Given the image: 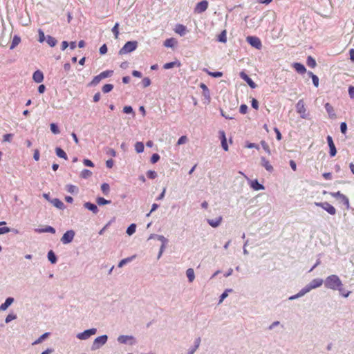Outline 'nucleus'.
Listing matches in <instances>:
<instances>
[{
  "mask_svg": "<svg viewBox=\"0 0 354 354\" xmlns=\"http://www.w3.org/2000/svg\"><path fill=\"white\" fill-rule=\"evenodd\" d=\"M156 239V240L161 241L162 244L168 243V240L162 235L151 234L149 236V239Z\"/></svg>",
  "mask_w": 354,
  "mask_h": 354,
  "instance_id": "obj_27",
  "label": "nucleus"
},
{
  "mask_svg": "<svg viewBox=\"0 0 354 354\" xmlns=\"http://www.w3.org/2000/svg\"><path fill=\"white\" fill-rule=\"evenodd\" d=\"M106 153L108 156L115 157L116 156V151L112 148H107L106 150Z\"/></svg>",
  "mask_w": 354,
  "mask_h": 354,
  "instance_id": "obj_58",
  "label": "nucleus"
},
{
  "mask_svg": "<svg viewBox=\"0 0 354 354\" xmlns=\"http://www.w3.org/2000/svg\"><path fill=\"white\" fill-rule=\"evenodd\" d=\"M145 149L144 144L142 142H137L135 144V150L137 153H140L143 152Z\"/></svg>",
  "mask_w": 354,
  "mask_h": 354,
  "instance_id": "obj_41",
  "label": "nucleus"
},
{
  "mask_svg": "<svg viewBox=\"0 0 354 354\" xmlns=\"http://www.w3.org/2000/svg\"><path fill=\"white\" fill-rule=\"evenodd\" d=\"M113 88V85L111 84H106L105 85L103 86L102 90V92L104 93H109L110 91H111Z\"/></svg>",
  "mask_w": 354,
  "mask_h": 354,
  "instance_id": "obj_50",
  "label": "nucleus"
},
{
  "mask_svg": "<svg viewBox=\"0 0 354 354\" xmlns=\"http://www.w3.org/2000/svg\"><path fill=\"white\" fill-rule=\"evenodd\" d=\"M306 294V292H305V290L303 288H301L297 294L290 296L288 298V299L289 300H295V299H297L298 298L303 297Z\"/></svg>",
  "mask_w": 354,
  "mask_h": 354,
  "instance_id": "obj_37",
  "label": "nucleus"
},
{
  "mask_svg": "<svg viewBox=\"0 0 354 354\" xmlns=\"http://www.w3.org/2000/svg\"><path fill=\"white\" fill-rule=\"evenodd\" d=\"M35 231L37 233L49 232L54 234L55 233V229L51 226H46L44 228H37Z\"/></svg>",
  "mask_w": 354,
  "mask_h": 354,
  "instance_id": "obj_23",
  "label": "nucleus"
},
{
  "mask_svg": "<svg viewBox=\"0 0 354 354\" xmlns=\"http://www.w3.org/2000/svg\"><path fill=\"white\" fill-rule=\"evenodd\" d=\"M308 75H309V77H310L312 78L313 85L315 87H318L319 86V77L311 71H308Z\"/></svg>",
  "mask_w": 354,
  "mask_h": 354,
  "instance_id": "obj_31",
  "label": "nucleus"
},
{
  "mask_svg": "<svg viewBox=\"0 0 354 354\" xmlns=\"http://www.w3.org/2000/svg\"><path fill=\"white\" fill-rule=\"evenodd\" d=\"M50 127V131L54 134H59L60 133L58 126L55 123H51Z\"/></svg>",
  "mask_w": 354,
  "mask_h": 354,
  "instance_id": "obj_53",
  "label": "nucleus"
},
{
  "mask_svg": "<svg viewBox=\"0 0 354 354\" xmlns=\"http://www.w3.org/2000/svg\"><path fill=\"white\" fill-rule=\"evenodd\" d=\"M223 220V217L221 216L214 218V219H207V223L212 226V227H217L220 225Z\"/></svg>",
  "mask_w": 354,
  "mask_h": 354,
  "instance_id": "obj_17",
  "label": "nucleus"
},
{
  "mask_svg": "<svg viewBox=\"0 0 354 354\" xmlns=\"http://www.w3.org/2000/svg\"><path fill=\"white\" fill-rule=\"evenodd\" d=\"M261 164L268 171H269V172L273 171V170H274L273 167L271 165L270 162L265 157L261 158Z\"/></svg>",
  "mask_w": 354,
  "mask_h": 354,
  "instance_id": "obj_18",
  "label": "nucleus"
},
{
  "mask_svg": "<svg viewBox=\"0 0 354 354\" xmlns=\"http://www.w3.org/2000/svg\"><path fill=\"white\" fill-rule=\"evenodd\" d=\"M13 137V134L12 133H7L5 134L3 137V142H10Z\"/></svg>",
  "mask_w": 354,
  "mask_h": 354,
  "instance_id": "obj_59",
  "label": "nucleus"
},
{
  "mask_svg": "<svg viewBox=\"0 0 354 354\" xmlns=\"http://www.w3.org/2000/svg\"><path fill=\"white\" fill-rule=\"evenodd\" d=\"M181 65L180 62L178 60H176L174 62H168L163 65L164 69H170L174 67H180Z\"/></svg>",
  "mask_w": 354,
  "mask_h": 354,
  "instance_id": "obj_26",
  "label": "nucleus"
},
{
  "mask_svg": "<svg viewBox=\"0 0 354 354\" xmlns=\"http://www.w3.org/2000/svg\"><path fill=\"white\" fill-rule=\"evenodd\" d=\"M209 3L207 0H203L196 3L194 8V12L201 14L204 12L208 8Z\"/></svg>",
  "mask_w": 354,
  "mask_h": 354,
  "instance_id": "obj_10",
  "label": "nucleus"
},
{
  "mask_svg": "<svg viewBox=\"0 0 354 354\" xmlns=\"http://www.w3.org/2000/svg\"><path fill=\"white\" fill-rule=\"evenodd\" d=\"M46 40L50 47H54L57 42V39L50 35H47Z\"/></svg>",
  "mask_w": 354,
  "mask_h": 354,
  "instance_id": "obj_34",
  "label": "nucleus"
},
{
  "mask_svg": "<svg viewBox=\"0 0 354 354\" xmlns=\"http://www.w3.org/2000/svg\"><path fill=\"white\" fill-rule=\"evenodd\" d=\"M201 342V337L196 338L194 340V346L189 348L187 354H194L196 351V350L199 348Z\"/></svg>",
  "mask_w": 354,
  "mask_h": 354,
  "instance_id": "obj_16",
  "label": "nucleus"
},
{
  "mask_svg": "<svg viewBox=\"0 0 354 354\" xmlns=\"http://www.w3.org/2000/svg\"><path fill=\"white\" fill-rule=\"evenodd\" d=\"M143 87H147L151 84V80L149 77H145L142 81Z\"/></svg>",
  "mask_w": 354,
  "mask_h": 354,
  "instance_id": "obj_64",
  "label": "nucleus"
},
{
  "mask_svg": "<svg viewBox=\"0 0 354 354\" xmlns=\"http://www.w3.org/2000/svg\"><path fill=\"white\" fill-rule=\"evenodd\" d=\"M118 27H119V24L116 23L111 30L112 32L113 33V35L115 36V38H116V39L118 37V35H119Z\"/></svg>",
  "mask_w": 354,
  "mask_h": 354,
  "instance_id": "obj_54",
  "label": "nucleus"
},
{
  "mask_svg": "<svg viewBox=\"0 0 354 354\" xmlns=\"http://www.w3.org/2000/svg\"><path fill=\"white\" fill-rule=\"evenodd\" d=\"M186 275L189 282H192L195 279L194 271L193 268H188L186 270Z\"/></svg>",
  "mask_w": 354,
  "mask_h": 354,
  "instance_id": "obj_30",
  "label": "nucleus"
},
{
  "mask_svg": "<svg viewBox=\"0 0 354 354\" xmlns=\"http://www.w3.org/2000/svg\"><path fill=\"white\" fill-rule=\"evenodd\" d=\"M123 112L127 114L133 113V109L131 106H125L123 108Z\"/></svg>",
  "mask_w": 354,
  "mask_h": 354,
  "instance_id": "obj_61",
  "label": "nucleus"
},
{
  "mask_svg": "<svg viewBox=\"0 0 354 354\" xmlns=\"http://www.w3.org/2000/svg\"><path fill=\"white\" fill-rule=\"evenodd\" d=\"M136 257L135 255L133 256H131V257H127V258H125V259H122L119 263H118V267L119 268H122V266H124L125 264H127V263H129L131 262L134 258Z\"/></svg>",
  "mask_w": 354,
  "mask_h": 354,
  "instance_id": "obj_35",
  "label": "nucleus"
},
{
  "mask_svg": "<svg viewBox=\"0 0 354 354\" xmlns=\"http://www.w3.org/2000/svg\"><path fill=\"white\" fill-rule=\"evenodd\" d=\"M324 286L333 290H344L343 283L340 278L336 274H331L327 277L324 281Z\"/></svg>",
  "mask_w": 354,
  "mask_h": 354,
  "instance_id": "obj_1",
  "label": "nucleus"
},
{
  "mask_svg": "<svg viewBox=\"0 0 354 354\" xmlns=\"http://www.w3.org/2000/svg\"><path fill=\"white\" fill-rule=\"evenodd\" d=\"M84 207L86 209L91 211L95 214H97L99 212L97 206L95 204L90 203V202L84 203Z\"/></svg>",
  "mask_w": 354,
  "mask_h": 354,
  "instance_id": "obj_19",
  "label": "nucleus"
},
{
  "mask_svg": "<svg viewBox=\"0 0 354 354\" xmlns=\"http://www.w3.org/2000/svg\"><path fill=\"white\" fill-rule=\"evenodd\" d=\"M175 40L173 38L167 39L164 42V46L168 48L174 47L175 44Z\"/></svg>",
  "mask_w": 354,
  "mask_h": 354,
  "instance_id": "obj_44",
  "label": "nucleus"
},
{
  "mask_svg": "<svg viewBox=\"0 0 354 354\" xmlns=\"http://www.w3.org/2000/svg\"><path fill=\"white\" fill-rule=\"evenodd\" d=\"M50 335V333H45L43 335H41L37 339H36L33 343L32 345H36L41 343L45 339H46Z\"/></svg>",
  "mask_w": 354,
  "mask_h": 354,
  "instance_id": "obj_36",
  "label": "nucleus"
},
{
  "mask_svg": "<svg viewBox=\"0 0 354 354\" xmlns=\"http://www.w3.org/2000/svg\"><path fill=\"white\" fill-rule=\"evenodd\" d=\"M157 173L153 170H149L147 172V176L150 179H155L157 177Z\"/></svg>",
  "mask_w": 354,
  "mask_h": 354,
  "instance_id": "obj_55",
  "label": "nucleus"
},
{
  "mask_svg": "<svg viewBox=\"0 0 354 354\" xmlns=\"http://www.w3.org/2000/svg\"><path fill=\"white\" fill-rule=\"evenodd\" d=\"M232 292V289H226L220 296L219 304L222 303L223 301L228 296V293Z\"/></svg>",
  "mask_w": 354,
  "mask_h": 354,
  "instance_id": "obj_46",
  "label": "nucleus"
},
{
  "mask_svg": "<svg viewBox=\"0 0 354 354\" xmlns=\"http://www.w3.org/2000/svg\"><path fill=\"white\" fill-rule=\"evenodd\" d=\"M15 319H17V315H15V314H9L6 317L5 322L6 324H8V323L10 322L11 321H12V320H14Z\"/></svg>",
  "mask_w": 354,
  "mask_h": 354,
  "instance_id": "obj_57",
  "label": "nucleus"
},
{
  "mask_svg": "<svg viewBox=\"0 0 354 354\" xmlns=\"http://www.w3.org/2000/svg\"><path fill=\"white\" fill-rule=\"evenodd\" d=\"M328 147L330 148V156L333 157L337 153V150L333 142V138L330 136H328L326 138Z\"/></svg>",
  "mask_w": 354,
  "mask_h": 354,
  "instance_id": "obj_13",
  "label": "nucleus"
},
{
  "mask_svg": "<svg viewBox=\"0 0 354 354\" xmlns=\"http://www.w3.org/2000/svg\"><path fill=\"white\" fill-rule=\"evenodd\" d=\"M247 41L257 49H260L262 46L260 39L257 37L249 36L247 37Z\"/></svg>",
  "mask_w": 354,
  "mask_h": 354,
  "instance_id": "obj_12",
  "label": "nucleus"
},
{
  "mask_svg": "<svg viewBox=\"0 0 354 354\" xmlns=\"http://www.w3.org/2000/svg\"><path fill=\"white\" fill-rule=\"evenodd\" d=\"M307 65L310 68H315L316 66L315 59L311 56H308L307 58Z\"/></svg>",
  "mask_w": 354,
  "mask_h": 354,
  "instance_id": "obj_49",
  "label": "nucleus"
},
{
  "mask_svg": "<svg viewBox=\"0 0 354 354\" xmlns=\"http://www.w3.org/2000/svg\"><path fill=\"white\" fill-rule=\"evenodd\" d=\"M136 229V225L134 223L131 224L127 229L126 233L131 236L135 233Z\"/></svg>",
  "mask_w": 354,
  "mask_h": 354,
  "instance_id": "obj_42",
  "label": "nucleus"
},
{
  "mask_svg": "<svg viewBox=\"0 0 354 354\" xmlns=\"http://www.w3.org/2000/svg\"><path fill=\"white\" fill-rule=\"evenodd\" d=\"M240 77L245 80L248 84L252 88H254L257 87V84L253 82V80L244 72L240 73Z\"/></svg>",
  "mask_w": 354,
  "mask_h": 354,
  "instance_id": "obj_15",
  "label": "nucleus"
},
{
  "mask_svg": "<svg viewBox=\"0 0 354 354\" xmlns=\"http://www.w3.org/2000/svg\"><path fill=\"white\" fill-rule=\"evenodd\" d=\"M97 333L96 328H91L85 330L82 333H80L77 335V338L81 340H85L88 339L91 335H95Z\"/></svg>",
  "mask_w": 354,
  "mask_h": 354,
  "instance_id": "obj_8",
  "label": "nucleus"
},
{
  "mask_svg": "<svg viewBox=\"0 0 354 354\" xmlns=\"http://www.w3.org/2000/svg\"><path fill=\"white\" fill-rule=\"evenodd\" d=\"M250 187L256 191L263 190L265 189L264 186L260 184L257 179L250 180Z\"/></svg>",
  "mask_w": 354,
  "mask_h": 354,
  "instance_id": "obj_21",
  "label": "nucleus"
},
{
  "mask_svg": "<svg viewBox=\"0 0 354 354\" xmlns=\"http://www.w3.org/2000/svg\"><path fill=\"white\" fill-rule=\"evenodd\" d=\"M113 73V71L107 70L102 72L100 75L101 76V78L104 79L109 77H111Z\"/></svg>",
  "mask_w": 354,
  "mask_h": 354,
  "instance_id": "obj_52",
  "label": "nucleus"
},
{
  "mask_svg": "<svg viewBox=\"0 0 354 354\" xmlns=\"http://www.w3.org/2000/svg\"><path fill=\"white\" fill-rule=\"evenodd\" d=\"M226 30H224L221 32V33L218 37V41L222 43H225L227 41V36H226Z\"/></svg>",
  "mask_w": 354,
  "mask_h": 354,
  "instance_id": "obj_43",
  "label": "nucleus"
},
{
  "mask_svg": "<svg viewBox=\"0 0 354 354\" xmlns=\"http://www.w3.org/2000/svg\"><path fill=\"white\" fill-rule=\"evenodd\" d=\"M120 344L134 345L136 343V338L132 335H120L117 339Z\"/></svg>",
  "mask_w": 354,
  "mask_h": 354,
  "instance_id": "obj_6",
  "label": "nucleus"
},
{
  "mask_svg": "<svg viewBox=\"0 0 354 354\" xmlns=\"http://www.w3.org/2000/svg\"><path fill=\"white\" fill-rule=\"evenodd\" d=\"M20 41L21 38L17 35H15L10 46V49H14L20 43Z\"/></svg>",
  "mask_w": 354,
  "mask_h": 354,
  "instance_id": "obj_38",
  "label": "nucleus"
},
{
  "mask_svg": "<svg viewBox=\"0 0 354 354\" xmlns=\"http://www.w3.org/2000/svg\"><path fill=\"white\" fill-rule=\"evenodd\" d=\"M102 80V78H101V76L99 74V75H97L94 77L93 80L90 82L89 85L90 86H96V85H97L100 83V82Z\"/></svg>",
  "mask_w": 354,
  "mask_h": 354,
  "instance_id": "obj_45",
  "label": "nucleus"
},
{
  "mask_svg": "<svg viewBox=\"0 0 354 354\" xmlns=\"http://www.w3.org/2000/svg\"><path fill=\"white\" fill-rule=\"evenodd\" d=\"M38 33H39V39H38V41L40 42V43H42L44 42L45 40H46V37H45V35H44V32L41 30V29H39L38 30Z\"/></svg>",
  "mask_w": 354,
  "mask_h": 354,
  "instance_id": "obj_56",
  "label": "nucleus"
},
{
  "mask_svg": "<svg viewBox=\"0 0 354 354\" xmlns=\"http://www.w3.org/2000/svg\"><path fill=\"white\" fill-rule=\"evenodd\" d=\"M331 195L342 202L347 208L349 207V200L348 197L342 194L340 192L331 193Z\"/></svg>",
  "mask_w": 354,
  "mask_h": 354,
  "instance_id": "obj_11",
  "label": "nucleus"
},
{
  "mask_svg": "<svg viewBox=\"0 0 354 354\" xmlns=\"http://www.w3.org/2000/svg\"><path fill=\"white\" fill-rule=\"evenodd\" d=\"M174 30L177 34L180 35V36H183L186 33L187 28L183 24H177L175 27Z\"/></svg>",
  "mask_w": 354,
  "mask_h": 354,
  "instance_id": "obj_22",
  "label": "nucleus"
},
{
  "mask_svg": "<svg viewBox=\"0 0 354 354\" xmlns=\"http://www.w3.org/2000/svg\"><path fill=\"white\" fill-rule=\"evenodd\" d=\"M203 71L206 72L209 75H210L213 77H221L223 76V73L219 71L211 72V71H209L207 68H203Z\"/></svg>",
  "mask_w": 354,
  "mask_h": 354,
  "instance_id": "obj_39",
  "label": "nucleus"
},
{
  "mask_svg": "<svg viewBox=\"0 0 354 354\" xmlns=\"http://www.w3.org/2000/svg\"><path fill=\"white\" fill-rule=\"evenodd\" d=\"M325 109L330 118H333L335 117V113L333 107L330 105V104L326 103L325 104Z\"/></svg>",
  "mask_w": 354,
  "mask_h": 354,
  "instance_id": "obj_29",
  "label": "nucleus"
},
{
  "mask_svg": "<svg viewBox=\"0 0 354 354\" xmlns=\"http://www.w3.org/2000/svg\"><path fill=\"white\" fill-rule=\"evenodd\" d=\"M315 204L316 206L321 207L322 208H323L330 215H335L336 214L335 208L333 205L329 204L328 202L315 203Z\"/></svg>",
  "mask_w": 354,
  "mask_h": 354,
  "instance_id": "obj_9",
  "label": "nucleus"
},
{
  "mask_svg": "<svg viewBox=\"0 0 354 354\" xmlns=\"http://www.w3.org/2000/svg\"><path fill=\"white\" fill-rule=\"evenodd\" d=\"M91 175L92 172L86 169H83L80 174L81 177L85 179L89 178Z\"/></svg>",
  "mask_w": 354,
  "mask_h": 354,
  "instance_id": "obj_48",
  "label": "nucleus"
},
{
  "mask_svg": "<svg viewBox=\"0 0 354 354\" xmlns=\"http://www.w3.org/2000/svg\"><path fill=\"white\" fill-rule=\"evenodd\" d=\"M160 160V156L158 153H153L151 157V162L154 164Z\"/></svg>",
  "mask_w": 354,
  "mask_h": 354,
  "instance_id": "obj_60",
  "label": "nucleus"
},
{
  "mask_svg": "<svg viewBox=\"0 0 354 354\" xmlns=\"http://www.w3.org/2000/svg\"><path fill=\"white\" fill-rule=\"evenodd\" d=\"M32 80L36 83H41L44 80L43 73L41 71H40L39 70L36 71L35 72H34V73L32 75Z\"/></svg>",
  "mask_w": 354,
  "mask_h": 354,
  "instance_id": "obj_20",
  "label": "nucleus"
},
{
  "mask_svg": "<svg viewBox=\"0 0 354 354\" xmlns=\"http://www.w3.org/2000/svg\"><path fill=\"white\" fill-rule=\"evenodd\" d=\"M138 46L136 41H127L123 47L119 50L120 55H124L134 51Z\"/></svg>",
  "mask_w": 354,
  "mask_h": 354,
  "instance_id": "obj_3",
  "label": "nucleus"
},
{
  "mask_svg": "<svg viewBox=\"0 0 354 354\" xmlns=\"http://www.w3.org/2000/svg\"><path fill=\"white\" fill-rule=\"evenodd\" d=\"M107 340L108 336L106 335H103L96 337L91 345V351H96L100 349L102 346H104L106 343Z\"/></svg>",
  "mask_w": 354,
  "mask_h": 354,
  "instance_id": "obj_2",
  "label": "nucleus"
},
{
  "mask_svg": "<svg viewBox=\"0 0 354 354\" xmlns=\"http://www.w3.org/2000/svg\"><path fill=\"white\" fill-rule=\"evenodd\" d=\"M50 203L59 209H64L65 208L64 203L58 198H53L50 201Z\"/></svg>",
  "mask_w": 354,
  "mask_h": 354,
  "instance_id": "obj_24",
  "label": "nucleus"
},
{
  "mask_svg": "<svg viewBox=\"0 0 354 354\" xmlns=\"http://www.w3.org/2000/svg\"><path fill=\"white\" fill-rule=\"evenodd\" d=\"M66 190L71 194H77L78 192V188L73 185H68Z\"/></svg>",
  "mask_w": 354,
  "mask_h": 354,
  "instance_id": "obj_47",
  "label": "nucleus"
},
{
  "mask_svg": "<svg viewBox=\"0 0 354 354\" xmlns=\"http://www.w3.org/2000/svg\"><path fill=\"white\" fill-rule=\"evenodd\" d=\"M200 87L203 89V95L205 100L207 101V103L210 102V100H211L210 93H209V90L207 88V86L205 84L201 83L200 84Z\"/></svg>",
  "mask_w": 354,
  "mask_h": 354,
  "instance_id": "obj_14",
  "label": "nucleus"
},
{
  "mask_svg": "<svg viewBox=\"0 0 354 354\" xmlns=\"http://www.w3.org/2000/svg\"><path fill=\"white\" fill-rule=\"evenodd\" d=\"M47 257H48V261L54 264L57 262V257L55 255V254L53 252V250H50L48 252V254H47Z\"/></svg>",
  "mask_w": 354,
  "mask_h": 354,
  "instance_id": "obj_32",
  "label": "nucleus"
},
{
  "mask_svg": "<svg viewBox=\"0 0 354 354\" xmlns=\"http://www.w3.org/2000/svg\"><path fill=\"white\" fill-rule=\"evenodd\" d=\"M324 283L322 279L317 278L313 279L308 284H307L303 289L305 290L306 294L311 290L320 287Z\"/></svg>",
  "mask_w": 354,
  "mask_h": 354,
  "instance_id": "obj_4",
  "label": "nucleus"
},
{
  "mask_svg": "<svg viewBox=\"0 0 354 354\" xmlns=\"http://www.w3.org/2000/svg\"><path fill=\"white\" fill-rule=\"evenodd\" d=\"M101 190L103 192L104 194L107 195L109 193L110 191V187L109 185L107 183H103L101 185Z\"/></svg>",
  "mask_w": 354,
  "mask_h": 354,
  "instance_id": "obj_51",
  "label": "nucleus"
},
{
  "mask_svg": "<svg viewBox=\"0 0 354 354\" xmlns=\"http://www.w3.org/2000/svg\"><path fill=\"white\" fill-rule=\"evenodd\" d=\"M75 235V233L74 230H68L63 234L62 237L61 238V242L63 244H68L73 241Z\"/></svg>",
  "mask_w": 354,
  "mask_h": 354,
  "instance_id": "obj_7",
  "label": "nucleus"
},
{
  "mask_svg": "<svg viewBox=\"0 0 354 354\" xmlns=\"http://www.w3.org/2000/svg\"><path fill=\"white\" fill-rule=\"evenodd\" d=\"M14 301V298L8 297L5 302L0 306L1 310H6Z\"/></svg>",
  "mask_w": 354,
  "mask_h": 354,
  "instance_id": "obj_28",
  "label": "nucleus"
},
{
  "mask_svg": "<svg viewBox=\"0 0 354 354\" xmlns=\"http://www.w3.org/2000/svg\"><path fill=\"white\" fill-rule=\"evenodd\" d=\"M293 68L295 69V71L298 73H300V74H303V73L306 72V69L304 65H303L301 63H297H297H294L293 64Z\"/></svg>",
  "mask_w": 354,
  "mask_h": 354,
  "instance_id": "obj_25",
  "label": "nucleus"
},
{
  "mask_svg": "<svg viewBox=\"0 0 354 354\" xmlns=\"http://www.w3.org/2000/svg\"><path fill=\"white\" fill-rule=\"evenodd\" d=\"M55 152H56V155L58 157L64 158L65 160L67 159L68 157H67V155H66V152L62 149H61L60 147H57L55 149Z\"/></svg>",
  "mask_w": 354,
  "mask_h": 354,
  "instance_id": "obj_33",
  "label": "nucleus"
},
{
  "mask_svg": "<svg viewBox=\"0 0 354 354\" xmlns=\"http://www.w3.org/2000/svg\"><path fill=\"white\" fill-rule=\"evenodd\" d=\"M297 112L300 115V117L303 119H306L308 117L306 113V109L303 100H299L296 104Z\"/></svg>",
  "mask_w": 354,
  "mask_h": 354,
  "instance_id": "obj_5",
  "label": "nucleus"
},
{
  "mask_svg": "<svg viewBox=\"0 0 354 354\" xmlns=\"http://www.w3.org/2000/svg\"><path fill=\"white\" fill-rule=\"evenodd\" d=\"M340 131L343 134H345L347 131V124L346 122H343L340 124Z\"/></svg>",
  "mask_w": 354,
  "mask_h": 354,
  "instance_id": "obj_63",
  "label": "nucleus"
},
{
  "mask_svg": "<svg viewBox=\"0 0 354 354\" xmlns=\"http://www.w3.org/2000/svg\"><path fill=\"white\" fill-rule=\"evenodd\" d=\"M96 203L98 205H104L107 204H110L111 203V201L106 200L102 197H97L96 198Z\"/></svg>",
  "mask_w": 354,
  "mask_h": 354,
  "instance_id": "obj_40",
  "label": "nucleus"
},
{
  "mask_svg": "<svg viewBox=\"0 0 354 354\" xmlns=\"http://www.w3.org/2000/svg\"><path fill=\"white\" fill-rule=\"evenodd\" d=\"M187 136H181V137L178 140L177 145H180L185 144V142H187Z\"/></svg>",
  "mask_w": 354,
  "mask_h": 354,
  "instance_id": "obj_62",
  "label": "nucleus"
}]
</instances>
